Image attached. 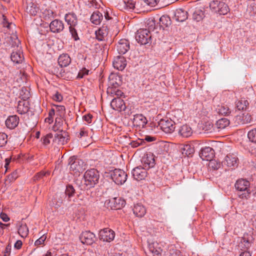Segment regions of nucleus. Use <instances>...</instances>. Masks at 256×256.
<instances>
[{"instance_id":"1","label":"nucleus","mask_w":256,"mask_h":256,"mask_svg":"<svg viewBox=\"0 0 256 256\" xmlns=\"http://www.w3.org/2000/svg\"><path fill=\"white\" fill-rule=\"evenodd\" d=\"M100 174L98 170L94 168L87 170L84 175V185L86 188H94L98 182Z\"/></svg>"},{"instance_id":"2","label":"nucleus","mask_w":256,"mask_h":256,"mask_svg":"<svg viewBox=\"0 0 256 256\" xmlns=\"http://www.w3.org/2000/svg\"><path fill=\"white\" fill-rule=\"evenodd\" d=\"M20 44V42L18 40V38L14 39V43L12 44L14 48L16 46V48L13 50L10 58L16 64H20L24 60L21 47L19 46Z\"/></svg>"},{"instance_id":"3","label":"nucleus","mask_w":256,"mask_h":256,"mask_svg":"<svg viewBox=\"0 0 256 256\" xmlns=\"http://www.w3.org/2000/svg\"><path fill=\"white\" fill-rule=\"evenodd\" d=\"M250 182L246 179L240 178L238 180L235 184L236 190L239 192H244V193L241 195L242 198H248L250 194Z\"/></svg>"},{"instance_id":"4","label":"nucleus","mask_w":256,"mask_h":256,"mask_svg":"<svg viewBox=\"0 0 256 256\" xmlns=\"http://www.w3.org/2000/svg\"><path fill=\"white\" fill-rule=\"evenodd\" d=\"M68 164L70 166V170L74 174L82 172L84 170V163L82 160L75 156H71L68 159Z\"/></svg>"},{"instance_id":"5","label":"nucleus","mask_w":256,"mask_h":256,"mask_svg":"<svg viewBox=\"0 0 256 256\" xmlns=\"http://www.w3.org/2000/svg\"><path fill=\"white\" fill-rule=\"evenodd\" d=\"M152 34L150 30L146 28H140L136 34L135 38L140 44L145 45L151 43Z\"/></svg>"},{"instance_id":"6","label":"nucleus","mask_w":256,"mask_h":256,"mask_svg":"<svg viewBox=\"0 0 256 256\" xmlns=\"http://www.w3.org/2000/svg\"><path fill=\"white\" fill-rule=\"evenodd\" d=\"M110 177L116 184L122 185L126 182L128 175L124 170L116 168L110 172Z\"/></svg>"},{"instance_id":"7","label":"nucleus","mask_w":256,"mask_h":256,"mask_svg":"<svg viewBox=\"0 0 256 256\" xmlns=\"http://www.w3.org/2000/svg\"><path fill=\"white\" fill-rule=\"evenodd\" d=\"M157 127H159L160 129L166 134H170L174 130V122L172 120L162 119L158 122Z\"/></svg>"},{"instance_id":"8","label":"nucleus","mask_w":256,"mask_h":256,"mask_svg":"<svg viewBox=\"0 0 256 256\" xmlns=\"http://www.w3.org/2000/svg\"><path fill=\"white\" fill-rule=\"evenodd\" d=\"M238 159L236 156L233 154H229L226 156L222 162V164L228 167H236L238 165Z\"/></svg>"},{"instance_id":"9","label":"nucleus","mask_w":256,"mask_h":256,"mask_svg":"<svg viewBox=\"0 0 256 256\" xmlns=\"http://www.w3.org/2000/svg\"><path fill=\"white\" fill-rule=\"evenodd\" d=\"M100 238L104 242H110L115 236L114 232L109 228H104L100 231Z\"/></svg>"},{"instance_id":"10","label":"nucleus","mask_w":256,"mask_h":256,"mask_svg":"<svg viewBox=\"0 0 256 256\" xmlns=\"http://www.w3.org/2000/svg\"><path fill=\"white\" fill-rule=\"evenodd\" d=\"M251 246V242L248 235L245 236L240 238L238 244L236 246V248L240 252V251L248 252V250Z\"/></svg>"},{"instance_id":"11","label":"nucleus","mask_w":256,"mask_h":256,"mask_svg":"<svg viewBox=\"0 0 256 256\" xmlns=\"http://www.w3.org/2000/svg\"><path fill=\"white\" fill-rule=\"evenodd\" d=\"M80 238L82 243L90 245L95 242L96 236L90 231H85L81 234Z\"/></svg>"},{"instance_id":"12","label":"nucleus","mask_w":256,"mask_h":256,"mask_svg":"<svg viewBox=\"0 0 256 256\" xmlns=\"http://www.w3.org/2000/svg\"><path fill=\"white\" fill-rule=\"evenodd\" d=\"M132 174L134 179L137 180H144L147 176L146 169L140 166L134 168L132 171Z\"/></svg>"},{"instance_id":"13","label":"nucleus","mask_w":256,"mask_h":256,"mask_svg":"<svg viewBox=\"0 0 256 256\" xmlns=\"http://www.w3.org/2000/svg\"><path fill=\"white\" fill-rule=\"evenodd\" d=\"M200 156L202 160L210 161L214 158V151L212 148L206 146L201 150Z\"/></svg>"},{"instance_id":"14","label":"nucleus","mask_w":256,"mask_h":256,"mask_svg":"<svg viewBox=\"0 0 256 256\" xmlns=\"http://www.w3.org/2000/svg\"><path fill=\"white\" fill-rule=\"evenodd\" d=\"M142 163L145 169L148 170L155 165L154 156L151 154H148L144 156L142 160Z\"/></svg>"},{"instance_id":"15","label":"nucleus","mask_w":256,"mask_h":256,"mask_svg":"<svg viewBox=\"0 0 256 256\" xmlns=\"http://www.w3.org/2000/svg\"><path fill=\"white\" fill-rule=\"evenodd\" d=\"M112 108L120 112L124 111L126 108V106L124 101L120 98H114L110 102Z\"/></svg>"},{"instance_id":"16","label":"nucleus","mask_w":256,"mask_h":256,"mask_svg":"<svg viewBox=\"0 0 256 256\" xmlns=\"http://www.w3.org/2000/svg\"><path fill=\"white\" fill-rule=\"evenodd\" d=\"M124 200L120 197H114L109 200L108 204L112 208L120 209L125 205Z\"/></svg>"},{"instance_id":"17","label":"nucleus","mask_w":256,"mask_h":256,"mask_svg":"<svg viewBox=\"0 0 256 256\" xmlns=\"http://www.w3.org/2000/svg\"><path fill=\"white\" fill-rule=\"evenodd\" d=\"M50 28L53 33H60L62 32L64 28V22L59 20H54L50 24Z\"/></svg>"},{"instance_id":"18","label":"nucleus","mask_w":256,"mask_h":256,"mask_svg":"<svg viewBox=\"0 0 256 256\" xmlns=\"http://www.w3.org/2000/svg\"><path fill=\"white\" fill-rule=\"evenodd\" d=\"M116 48L120 54H125L130 48V42L126 39H121L116 44Z\"/></svg>"},{"instance_id":"19","label":"nucleus","mask_w":256,"mask_h":256,"mask_svg":"<svg viewBox=\"0 0 256 256\" xmlns=\"http://www.w3.org/2000/svg\"><path fill=\"white\" fill-rule=\"evenodd\" d=\"M10 70L7 68L0 72V82L2 85L10 87L12 85L11 78H10Z\"/></svg>"},{"instance_id":"20","label":"nucleus","mask_w":256,"mask_h":256,"mask_svg":"<svg viewBox=\"0 0 256 256\" xmlns=\"http://www.w3.org/2000/svg\"><path fill=\"white\" fill-rule=\"evenodd\" d=\"M133 124L139 128H144L148 122L146 118L142 114H136L133 118Z\"/></svg>"},{"instance_id":"21","label":"nucleus","mask_w":256,"mask_h":256,"mask_svg":"<svg viewBox=\"0 0 256 256\" xmlns=\"http://www.w3.org/2000/svg\"><path fill=\"white\" fill-rule=\"evenodd\" d=\"M126 66V61L124 56H118L113 61L114 67L118 70H122Z\"/></svg>"},{"instance_id":"22","label":"nucleus","mask_w":256,"mask_h":256,"mask_svg":"<svg viewBox=\"0 0 256 256\" xmlns=\"http://www.w3.org/2000/svg\"><path fill=\"white\" fill-rule=\"evenodd\" d=\"M188 12L186 10L178 8L176 10L174 18L179 22H183L188 18Z\"/></svg>"},{"instance_id":"23","label":"nucleus","mask_w":256,"mask_h":256,"mask_svg":"<svg viewBox=\"0 0 256 256\" xmlns=\"http://www.w3.org/2000/svg\"><path fill=\"white\" fill-rule=\"evenodd\" d=\"M108 30L107 26L104 24L95 32L96 39L99 41L104 40L105 38L108 36Z\"/></svg>"},{"instance_id":"24","label":"nucleus","mask_w":256,"mask_h":256,"mask_svg":"<svg viewBox=\"0 0 256 256\" xmlns=\"http://www.w3.org/2000/svg\"><path fill=\"white\" fill-rule=\"evenodd\" d=\"M193 131L190 126L188 124L181 126L178 130L179 135L183 138H188L192 134Z\"/></svg>"},{"instance_id":"25","label":"nucleus","mask_w":256,"mask_h":256,"mask_svg":"<svg viewBox=\"0 0 256 256\" xmlns=\"http://www.w3.org/2000/svg\"><path fill=\"white\" fill-rule=\"evenodd\" d=\"M64 19L69 26H78V18L76 14L74 12H70L66 14Z\"/></svg>"},{"instance_id":"26","label":"nucleus","mask_w":256,"mask_h":256,"mask_svg":"<svg viewBox=\"0 0 256 256\" xmlns=\"http://www.w3.org/2000/svg\"><path fill=\"white\" fill-rule=\"evenodd\" d=\"M19 123V118L16 115L10 116L6 120V126L13 129L16 127Z\"/></svg>"},{"instance_id":"27","label":"nucleus","mask_w":256,"mask_h":256,"mask_svg":"<svg viewBox=\"0 0 256 256\" xmlns=\"http://www.w3.org/2000/svg\"><path fill=\"white\" fill-rule=\"evenodd\" d=\"M133 212L136 216L142 218L145 215L146 209L142 204H136L134 206Z\"/></svg>"},{"instance_id":"28","label":"nucleus","mask_w":256,"mask_h":256,"mask_svg":"<svg viewBox=\"0 0 256 256\" xmlns=\"http://www.w3.org/2000/svg\"><path fill=\"white\" fill-rule=\"evenodd\" d=\"M70 62V58L68 54H61L58 58V63L61 68L68 66Z\"/></svg>"},{"instance_id":"29","label":"nucleus","mask_w":256,"mask_h":256,"mask_svg":"<svg viewBox=\"0 0 256 256\" xmlns=\"http://www.w3.org/2000/svg\"><path fill=\"white\" fill-rule=\"evenodd\" d=\"M29 110L28 102L26 101L19 102L18 106L17 111L20 114H26Z\"/></svg>"},{"instance_id":"30","label":"nucleus","mask_w":256,"mask_h":256,"mask_svg":"<svg viewBox=\"0 0 256 256\" xmlns=\"http://www.w3.org/2000/svg\"><path fill=\"white\" fill-rule=\"evenodd\" d=\"M237 119L240 124H246L251 122L252 118L248 112H244L238 116Z\"/></svg>"},{"instance_id":"31","label":"nucleus","mask_w":256,"mask_h":256,"mask_svg":"<svg viewBox=\"0 0 256 256\" xmlns=\"http://www.w3.org/2000/svg\"><path fill=\"white\" fill-rule=\"evenodd\" d=\"M102 14L98 11H96L93 12L90 17V21L94 24H99L102 20Z\"/></svg>"},{"instance_id":"32","label":"nucleus","mask_w":256,"mask_h":256,"mask_svg":"<svg viewBox=\"0 0 256 256\" xmlns=\"http://www.w3.org/2000/svg\"><path fill=\"white\" fill-rule=\"evenodd\" d=\"M218 114L221 115L228 116L230 113L229 108L224 104L218 105L216 109Z\"/></svg>"},{"instance_id":"33","label":"nucleus","mask_w":256,"mask_h":256,"mask_svg":"<svg viewBox=\"0 0 256 256\" xmlns=\"http://www.w3.org/2000/svg\"><path fill=\"white\" fill-rule=\"evenodd\" d=\"M230 120L226 118H222L216 121L215 124V128L218 130L225 128L230 124Z\"/></svg>"},{"instance_id":"34","label":"nucleus","mask_w":256,"mask_h":256,"mask_svg":"<svg viewBox=\"0 0 256 256\" xmlns=\"http://www.w3.org/2000/svg\"><path fill=\"white\" fill-rule=\"evenodd\" d=\"M246 12L250 16H256V2L251 0L248 2Z\"/></svg>"},{"instance_id":"35","label":"nucleus","mask_w":256,"mask_h":256,"mask_svg":"<svg viewBox=\"0 0 256 256\" xmlns=\"http://www.w3.org/2000/svg\"><path fill=\"white\" fill-rule=\"evenodd\" d=\"M39 10L40 9L37 6L36 4L32 2L30 3L26 8V12L32 16L36 15Z\"/></svg>"},{"instance_id":"36","label":"nucleus","mask_w":256,"mask_h":256,"mask_svg":"<svg viewBox=\"0 0 256 256\" xmlns=\"http://www.w3.org/2000/svg\"><path fill=\"white\" fill-rule=\"evenodd\" d=\"M67 134L66 132H61L60 134H57L55 136V140L58 141V142L60 144H64L68 140L66 138Z\"/></svg>"},{"instance_id":"37","label":"nucleus","mask_w":256,"mask_h":256,"mask_svg":"<svg viewBox=\"0 0 256 256\" xmlns=\"http://www.w3.org/2000/svg\"><path fill=\"white\" fill-rule=\"evenodd\" d=\"M204 16V12L200 8H196L192 14V18L194 20L199 22Z\"/></svg>"},{"instance_id":"38","label":"nucleus","mask_w":256,"mask_h":256,"mask_svg":"<svg viewBox=\"0 0 256 256\" xmlns=\"http://www.w3.org/2000/svg\"><path fill=\"white\" fill-rule=\"evenodd\" d=\"M236 106L238 110H244L249 105V102L246 100H240L236 102Z\"/></svg>"},{"instance_id":"39","label":"nucleus","mask_w":256,"mask_h":256,"mask_svg":"<svg viewBox=\"0 0 256 256\" xmlns=\"http://www.w3.org/2000/svg\"><path fill=\"white\" fill-rule=\"evenodd\" d=\"M182 153L187 156H189L194 152V150L189 144H185L182 146L180 148Z\"/></svg>"},{"instance_id":"40","label":"nucleus","mask_w":256,"mask_h":256,"mask_svg":"<svg viewBox=\"0 0 256 256\" xmlns=\"http://www.w3.org/2000/svg\"><path fill=\"white\" fill-rule=\"evenodd\" d=\"M19 234L22 238H26L28 234V228L26 224H22L18 230Z\"/></svg>"},{"instance_id":"41","label":"nucleus","mask_w":256,"mask_h":256,"mask_svg":"<svg viewBox=\"0 0 256 256\" xmlns=\"http://www.w3.org/2000/svg\"><path fill=\"white\" fill-rule=\"evenodd\" d=\"M202 128L204 133H211L214 130V126L212 122H206L202 124Z\"/></svg>"},{"instance_id":"42","label":"nucleus","mask_w":256,"mask_h":256,"mask_svg":"<svg viewBox=\"0 0 256 256\" xmlns=\"http://www.w3.org/2000/svg\"><path fill=\"white\" fill-rule=\"evenodd\" d=\"M92 130L88 128H80L79 134H78V138H82L88 137L90 136V132Z\"/></svg>"},{"instance_id":"43","label":"nucleus","mask_w":256,"mask_h":256,"mask_svg":"<svg viewBox=\"0 0 256 256\" xmlns=\"http://www.w3.org/2000/svg\"><path fill=\"white\" fill-rule=\"evenodd\" d=\"M78 26H69V31L71 34L72 37L74 39V40H79V37L77 32Z\"/></svg>"},{"instance_id":"44","label":"nucleus","mask_w":256,"mask_h":256,"mask_svg":"<svg viewBox=\"0 0 256 256\" xmlns=\"http://www.w3.org/2000/svg\"><path fill=\"white\" fill-rule=\"evenodd\" d=\"M219 6L220 7V14H226L230 10L228 6L223 2H221V3H220V6Z\"/></svg>"},{"instance_id":"45","label":"nucleus","mask_w":256,"mask_h":256,"mask_svg":"<svg viewBox=\"0 0 256 256\" xmlns=\"http://www.w3.org/2000/svg\"><path fill=\"white\" fill-rule=\"evenodd\" d=\"M168 254L169 256H182L181 252L172 246L169 248Z\"/></svg>"},{"instance_id":"46","label":"nucleus","mask_w":256,"mask_h":256,"mask_svg":"<svg viewBox=\"0 0 256 256\" xmlns=\"http://www.w3.org/2000/svg\"><path fill=\"white\" fill-rule=\"evenodd\" d=\"M208 166L210 168L216 170L220 168L221 164L220 162H217L216 161L212 160H212H210Z\"/></svg>"},{"instance_id":"47","label":"nucleus","mask_w":256,"mask_h":256,"mask_svg":"<svg viewBox=\"0 0 256 256\" xmlns=\"http://www.w3.org/2000/svg\"><path fill=\"white\" fill-rule=\"evenodd\" d=\"M248 136L251 142L256 143V128L248 132Z\"/></svg>"},{"instance_id":"48","label":"nucleus","mask_w":256,"mask_h":256,"mask_svg":"<svg viewBox=\"0 0 256 256\" xmlns=\"http://www.w3.org/2000/svg\"><path fill=\"white\" fill-rule=\"evenodd\" d=\"M52 134L50 133L46 134L42 138V144L46 146L48 145L50 142V140L52 138Z\"/></svg>"},{"instance_id":"49","label":"nucleus","mask_w":256,"mask_h":256,"mask_svg":"<svg viewBox=\"0 0 256 256\" xmlns=\"http://www.w3.org/2000/svg\"><path fill=\"white\" fill-rule=\"evenodd\" d=\"M75 192V190L74 187L71 185H68L66 186V190L65 191L66 194L68 196V197H71L74 196Z\"/></svg>"},{"instance_id":"50","label":"nucleus","mask_w":256,"mask_h":256,"mask_svg":"<svg viewBox=\"0 0 256 256\" xmlns=\"http://www.w3.org/2000/svg\"><path fill=\"white\" fill-rule=\"evenodd\" d=\"M55 110L60 116H62L65 114L66 109L64 106H56Z\"/></svg>"},{"instance_id":"51","label":"nucleus","mask_w":256,"mask_h":256,"mask_svg":"<svg viewBox=\"0 0 256 256\" xmlns=\"http://www.w3.org/2000/svg\"><path fill=\"white\" fill-rule=\"evenodd\" d=\"M124 6L127 10H134L135 8V3L132 0H128L127 2L124 1Z\"/></svg>"},{"instance_id":"52","label":"nucleus","mask_w":256,"mask_h":256,"mask_svg":"<svg viewBox=\"0 0 256 256\" xmlns=\"http://www.w3.org/2000/svg\"><path fill=\"white\" fill-rule=\"evenodd\" d=\"M7 135L4 133H0V147L4 146L7 142Z\"/></svg>"},{"instance_id":"53","label":"nucleus","mask_w":256,"mask_h":256,"mask_svg":"<svg viewBox=\"0 0 256 256\" xmlns=\"http://www.w3.org/2000/svg\"><path fill=\"white\" fill-rule=\"evenodd\" d=\"M88 72L89 70H88L86 69V68H82L78 72L76 78H82L85 76L88 75Z\"/></svg>"},{"instance_id":"54","label":"nucleus","mask_w":256,"mask_h":256,"mask_svg":"<svg viewBox=\"0 0 256 256\" xmlns=\"http://www.w3.org/2000/svg\"><path fill=\"white\" fill-rule=\"evenodd\" d=\"M46 238V236H45V234H42L38 239L35 242L34 245L36 246H38L40 245L44 244Z\"/></svg>"},{"instance_id":"55","label":"nucleus","mask_w":256,"mask_h":256,"mask_svg":"<svg viewBox=\"0 0 256 256\" xmlns=\"http://www.w3.org/2000/svg\"><path fill=\"white\" fill-rule=\"evenodd\" d=\"M220 2H218L217 0H212L210 3L209 4L210 8L214 12L216 10V8H218V6Z\"/></svg>"},{"instance_id":"56","label":"nucleus","mask_w":256,"mask_h":256,"mask_svg":"<svg viewBox=\"0 0 256 256\" xmlns=\"http://www.w3.org/2000/svg\"><path fill=\"white\" fill-rule=\"evenodd\" d=\"M46 173L43 172H40L37 173L33 178L34 181L36 182L42 178L45 175Z\"/></svg>"},{"instance_id":"57","label":"nucleus","mask_w":256,"mask_h":256,"mask_svg":"<svg viewBox=\"0 0 256 256\" xmlns=\"http://www.w3.org/2000/svg\"><path fill=\"white\" fill-rule=\"evenodd\" d=\"M159 1L160 0H144L146 4L152 7H154L157 5Z\"/></svg>"},{"instance_id":"58","label":"nucleus","mask_w":256,"mask_h":256,"mask_svg":"<svg viewBox=\"0 0 256 256\" xmlns=\"http://www.w3.org/2000/svg\"><path fill=\"white\" fill-rule=\"evenodd\" d=\"M160 20L162 24L166 26H168L170 24V20H168V18L164 16H162Z\"/></svg>"},{"instance_id":"59","label":"nucleus","mask_w":256,"mask_h":256,"mask_svg":"<svg viewBox=\"0 0 256 256\" xmlns=\"http://www.w3.org/2000/svg\"><path fill=\"white\" fill-rule=\"evenodd\" d=\"M52 98L56 102H61L62 100V96L60 92H56L53 95Z\"/></svg>"},{"instance_id":"60","label":"nucleus","mask_w":256,"mask_h":256,"mask_svg":"<svg viewBox=\"0 0 256 256\" xmlns=\"http://www.w3.org/2000/svg\"><path fill=\"white\" fill-rule=\"evenodd\" d=\"M11 247L12 246L10 244H8V245L6 246L4 252L3 256H10V254Z\"/></svg>"},{"instance_id":"61","label":"nucleus","mask_w":256,"mask_h":256,"mask_svg":"<svg viewBox=\"0 0 256 256\" xmlns=\"http://www.w3.org/2000/svg\"><path fill=\"white\" fill-rule=\"evenodd\" d=\"M149 249L154 254L158 256L160 254V250L154 248L153 244H150Z\"/></svg>"},{"instance_id":"62","label":"nucleus","mask_w":256,"mask_h":256,"mask_svg":"<svg viewBox=\"0 0 256 256\" xmlns=\"http://www.w3.org/2000/svg\"><path fill=\"white\" fill-rule=\"evenodd\" d=\"M92 114H87L84 115L83 116V119L88 124H90L92 122Z\"/></svg>"},{"instance_id":"63","label":"nucleus","mask_w":256,"mask_h":256,"mask_svg":"<svg viewBox=\"0 0 256 256\" xmlns=\"http://www.w3.org/2000/svg\"><path fill=\"white\" fill-rule=\"evenodd\" d=\"M22 242L20 240H18L14 244V247L16 249L19 250L22 248Z\"/></svg>"},{"instance_id":"64","label":"nucleus","mask_w":256,"mask_h":256,"mask_svg":"<svg viewBox=\"0 0 256 256\" xmlns=\"http://www.w3.org/2000/svg\"><path fill=\"white\" fill-rule=\"evenodd\" d=\"M0 218L3 221L5 222H7L10 220V218L8 215L2 212L0 214Z\"/></svg>"}]
</instances>
